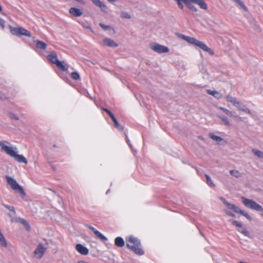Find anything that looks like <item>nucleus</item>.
Segmentation results:
<instances>
[{
	"label": "nucleus",
	"instance_id": "nucleus-1",
	"mask_svg": "<svg viewBox=\"0 0 263 263\" xmlns=\"http://www.w3.org/2000/svg\"><path fill=\"white\" fill-rule=\"evenodd\" d=\"M1 151L5 152L7 155L13 158L15 161L20 163L27 164L26 158L23 155L17 154V148L7 141H0Z\"/></svg>",
	"mask_w": 263,
	"mask_h": 263
},
{
	"label": "nucleus",
	"instance_id": "nucleus-2",
	"mask_svg": "<svg viewBox=\"0 0 263 263\" xmlns=\"http://www.w3.org/2000/svg\"><path fill=\"white\" fill-rule=\"evenodd\" d=\"M176 3L179 8L181 10L184 9V5H185L187 8L194 12L197 11V8L194 6L193 4L197 5L200 8L203 10H207L208 6L203 0H174Z\"/></svg>",
	"mask_w": 263,
	"mask_h": 263
},
{
	"label": "nucleus",
	"instance_id": "nucleus-3",
	"mask_svg": "<svg viewBox=\"0 0 263 263\" xmlns=\"http://www.w3.org/2000/svg\"><path fill=\"white\" fill-rule=\"evenodd\" d=\"M178 36L181 39L186 41L189 44L194 45L199 47L203 51L208 52L210 55H212L214 54V51L210 48L207 46L206 44L201 41L196 40L194 37H190L181 34H179Z\"/></svg>",
	"mask_w": 263,
	"mask_h": 263
},
{
	"label": "nucleus",
	"instance_id": "nucleus-4",
	"mask_svg": "<svg viewBox=\"0 0 263 263\" xmlns=\"http://www.w3.org/2000/svg\"><path fill=\"white\" fill-rule=\"evenodd\" d=\"M126 246L136 254L141 255L144 254V251L140 248V241L136 237L129 236L126 238Z\"/></svg>",
	"mask_w": 263,
	"mask_h": 263
},
{
	"label": "nucleus",
	"instance_id": "nucleus-5",
	"mask_svg": "<svg viewBox=\"0 0 263 263\" xmlns=\"http://www.w3.org/2000/svg\"><path fill=\"white\" fill-rule=\"evenodd\" d=\"M48 60L52 63L54 64L62 71H66L68 69V65L64 61H60L58 59L57 55L55 52H52L47 57Z\"/></svg>",
	"mask_w": 263,
	"mask_h": 263
},
{
	"label": "nucleus",
	"instance_id": "nucleus-6",
	"mask_svg": "<svg viewBox=\"0 0 263 263\" xmlns=\"http://www.w3.org/2000/svg\"><path fill=\"white\" fill-rule=\"evenodd\" d=\"M6 178L8 183L10 185L11 189L20 193L22 198H24L25 195V192L23 187L17 182L16 180L13 178L7 176Z\"/></svg>",
	"mask_w": 263,
	"mask_h": 263
},
{
	"label": "nucleus",
	"instance_id": "nucleus-7",
	"mask_svg": "<svg viewBox=\"0 0 263 263\" xmlns=\"http://www.w3.org/2000/svg\"><path fill=\"white\" fill-rule=\"evenodd\" d=\"M227 101L231 103L233 105L235 106L238 109H239L247 114H250V111L244 104H242L239 101H238L236 99L230 95H227L226 97Z\"/></svg>",
	"mask_w": 263,
	"mask_h": 263
},
{
	"label": "nucleus",
	"instance_id": "nucleus-8",
	"mask_svg": "<svg viewBox=\"0 0 263 263\" xmlns=\"http://www.w3.org/2000/svg\"><path fill=\"white\" fill-rule=\"evenodd\" d=\"M241 198L242 203L247 208L257 211H261L262 210L261 206L254 201L246 198L245 197H242Z\"/></svg>",
	"mask_w": 263,
	"mask_h": 263
},
{
	"label": "nucleus",
	"instance_id": "nucleus-9",
	"mask_svg": "<svg viewBox=\"0 0 263 263\" xmlns=\"http://www.w3.org/2000/svg\"><path fill=\"white\" fill-rule=\"evenodd\" d=\"M149 48L152 50L159 54L168 53L170 51V49L167 47L156 43H151L149 45Z\"/></svg>",
	"mask_w": 263,
	"mask_h": 263
},
{
	"label": "nucleus",
	"instance_id": "nucleus-10",
	"mask_svg": "<svg viewBox=\"0 0 263 263\" xmlns=\"http://www.w3.org/2000/svg\"><path fill=\"white\" fill-rule=\"evenodd\" d=\"M11 33L13 35L20 36L25 35L28 37L31 36V33L29 31L22 27H9Z\"/></svg>",
	"mask_w": 263,
	"mask_h": 263
},
{
	"label": "nucleus",
	"instance_id": "nucleus-11",
	"mask_svg": "<svg viewBox=\"0 0 263 263\" xmlns=\"http://www.w3.org/2000/svg\"><path fill=\"white\" fill-rule=\"evenodd\" d=\"M46 249L47 248L42 243H39L34 252L35 257L37 259L41 258L43 256Z\"/></svg>",
	"mask_w": 263,
	"mask_h": 263
},
{
	"label": "nucleus",
	"instance_id": "nucleus-12",
	"mask_svg": "<svg viewBox=\"0 0 263 263\" xmlns=\"http://www.w3.org/2000/svg\"><path fill=\"white\" fill-rule=\"evenodd\" d=\"M104 110L108 114L109 117L111 118L115 127L118 130L121 131L123 129V127L119 124L114 114L107 109L104 108Z\"/></svg>",
	"mask_w": 263,
	"mask_h": 263
},
{
	"label": "nucleus",
	"instance_id": "nucleus-13",
	"mask_svg": "<svg viewBox=\"0 0 263 263\" xmlns=\"http://www.w3.org/2000/svg\"><path fill=\"white\" fill-rule=\"evenodd\" d=\"M86 226L90 229L93 232L94 234H95V235L96 236V237H97L98 238H99L100 240H102V241H107V238L104 235H103L101 233H100L99 231H98L97 230H96L95 228L90 226H89V225H86Z\"/></svg>",
	"mask_w": 263,
	"mask_h": 263
},
{
	"label": "nucleus",
	"instance_id": "nucleus-14",
	"mask_svg": "<svg viewBox=\"0 0 263 263\" xmlns=\"http://www.w3.org/2000/svg\"><path fill=\"white\" fill-rule=\"evenodd\" d=\"M221 201L223 202L224 204L230 210H233L235 213H237V212L239 211V208L235 205L233 204H232L229 202H228L225 199L221 198Z\"/></svg>",
	"mask_w": 263,
	"mask_h": 263
},
{
	"label": "nucleus",
	"instance_id": "nucleus-15",
	"mask_svg": "<svg viewBox=\"0 0 263 263\" xmlns=\"http://www.w3.org/2000/svg\"><path fill=\"white\" fill-rule=\"evenodd\" d=\"M76 249L82 255H86L88 254L89 250L81 244H77L76 246Z\"/></svg>",
	"mask_w": 263,
	"mask_h": 263
},
{
	"label": "nucleus",
	"instance_id": "nucleus-16",
	"mask_svg": "<svg viewBox=\"0 0 263 263\" xmlns=\"http://www.w3.org/2000/svg\"><path fill=\"white\" fill-rule=\"evenodd\" d=\"M104 45L110 47H117L118 45L113 40L110 38H105L103 40Z\"/></svg>",
	"mask_w": 263,
	"mask_h": 263
},
{
	"label": "nucleus",
	"instance_id": "nucleus-17",
	"mask_svg": "<svg viewBox=\"0 0 263 263\" xmlns=\"http://www.w3.org/2000/svg\"><path fill=\"white\" fill-rule=\"evenodd\" d=\"M92 3L97 6L100 7L102 11L106 12L107 10V6L100 0H91Z\"/></svg>",
	"mask_w": 263,
	"mask_h": 263
},
{
	"label": "nucleus",
	"instance_id": "nucleus-18",
	"mask_svg": "<svg viewBox=\"0 0 263 263\" xmlns=\"http://www.w3.org/2000/svg\"><path fill=\"white\" fill-rule=\"evenodd\" d=\"M69 13L73 16L78 17L82 15V11L78 8L72 7L69 9Z\"/></svg>",
	"mask_w": 263,
	"mask_h": 263
},
{
	"label": "nucleus",
	"instance_id": "nucleus-19",
	"mask_svg": "<svg viewBox=\"0 0 263 263\" xmlns=\"http://www.w3.org/2000/svg\"><path fill=\"white\" fill-rule=\"evenodd\" d=\"M35 42L36 43V48L39 49L45 50L47 47V44L43 41L36 40Z\"/></svg>",
	"mask_w": 263,
	"mask_h": 263
},
{
	"label": "nucleus",
	"instance_id": "nucleus-20",
	"mask_svg": "<svg viewBox=\"0 0 263 263\" xmlns=\"http://www.w3.org/2000/svg\"><path fill=\"white\" fill-rule=\"evenodd\" d=\"M115 245L119 247H122L125 245L124 239L121 237H117L115 240Z\"/></svg>",
	"mask_w": 263,
	"mask_h": 263
},
{
	"label": "nucleus",
	"instance_id": "nucleus-21",
	"mask_svg": "<svg viewBox=\"0 0 263 263\" xmlns=\"http://www.w3.org/2000/svg\"><path fill=\"white\" fill-rule=\"evenodd\" d=\"M226 115L232 118L234 120L238 121L241 120V117L237 115L234 111L229 110Z\"/></svg>",
	"mask_w": 263,
	"mask_h": 263
},
{
	"label": "nucleus",
	"instance_id": "nucleus-22",
	"mask_svg": "<svg viewBox=\"0 0 263 263\" xmlns=\"http://www.w3.org/2000/svg\"><path fill=\"white\" fill-rule=\"evenodd\" d=\"M207 92L211 95H212L214 97L220 99L222 98V95L221 93H220L219 91H216V90H212L210 89L207 90Z\"/></svg>",
	"mask_w": 263,
	"mask_h": 263
},
{
	"label": "nucleus",
	"instance_id": "nucleus-23",
	"mask_svg": "<svg viewBox=\"0 0 263 263\" xmlns=\"http://www.w3.org/2000/svg\"><path fill=\"white\" fill-rule=\"evenodd\" d=\"M218 116L221 120V121L223 122L225 125L227 126L230 125V123L228 119L226 116L222 115H219Z\"/></svg>",
	"mask_w": 263,
	"mask_h": 263
},
{
	"label": "nucleus",
	"instance_id": "nucleus-24",
	"mask_svg": "<svg viewBox=\"0 0 263 263\" xmlns=\"http://www.w3.org/2000/svg\"><path fill=\"white\" fill-rule=\"evenodd\" d=\"M209 136L212 139L216 141L218 143H220L221 141H222V138H221L220 137L214 135L213 134H210Z\"/></svg>",
	"mask_w": 263,
	"mask_h": 263
},
{
	"label": "nucleus",
	"instance_id": "nucleus-25",
	"mask_svg": "<svg viewBox=\"0 0 263 263\" xmlns=\"http://www.w3.org/2000/svg\"><path fill=\"white\" fill-rule=\"evenodd\" d=\"M237 213L241 214L250 221L252 220L251 217L247 212L242 211L240 209H239V211L237 212Z\"/></svg>",
	"mask_w": 263,
	"mask_h": 263
},
{
	"label": "nucleus",
	"instance_id": "nucleus-26",
	"mask_svg": "<svg viewBox=\"0 0 263 263\" xmlns=\"http://www.w3.org/2000/svg\"><path fill=\"white\" fill-rule=\"evenodd\" d=\"M230 173L232 176L236 178H239L241 176V173L237 170H231Z\"/></svg>",
	"mask_w": 263,
	"mask_h": 263
},
{
	"label": "nucleus",
	"instance_id": "nucleus-27",
	"mask_svg": "<svg viewBox=\"0 0 263 263\" xmlns=\"http://www.w3.org/2000/svg\"><path fill=\"white\" fill-rule=\"evenodd\" d=\"M205 178L206 179V183H207V184L209 186H210L211 187H214L215 186V184H214V182H213V181L212 180V179L210 178V177L209 175H205Z\"/></svg>",
	"mask_w": 263,
	"mask_h": 263
},
{
	"label": "nucleus",
	"instance_id": "nucleus-28",
	"mask_svg": "<svg viewBox=\"0 0 263 263\" xmlns=\"http://www.w3.org/2000/svg\"><path fill=\"white\" fill-rule=\"evenodd\" d=\"M121 17L123 18L130 19L131 15L127 12L122 11L121 12Z\"/></svg>",
	"mask_w": 263,
	"mask_h": 263
},
{
	"label": "nucleus",
	"instance_id": "nucleus-29",
	"mask_svg": "<svg viewBox=\"0 0 263 263\" xmlns=\"http://www.w3.org/2000/svg\"><path fill=\"white\" fill-rule=\"evenodd\" d=\"M252 152L253 154L258 158L263 157V154L261 151L257 149H253Z\"/></svg>",
	"mask_w": 263,
	"mask_h": 263
},
{
	"label": "nucleus",
	"instance_id": "nucleus-30",
	"mask_svg": "<svg viewBox=\"0 0 263 263\" xmlns=\"http://www.w3.org/2000/svg\"><path fill=\"white\" fill-rule=\"evenodd\" d=\"M71 78L75 80H79L80 78V74L78 72H72L71 73Z\"/></svg>",
	"mask_w": 263,
	"mask_h": 263
},
{
	"label": "nucleus",
	"instance_id": "nucleus-31",
	"mask_svg": "<svg viewBox=\"0 0 263 263\" xmlns=\"http://www.w3.org/2000/svg\"><path fill=\"white\" fill-rule=\"evenodd\" d=\"M230 221L231 222V223L233 225L235 226L236 227H239V228L242 227L241 223L236 220H230Z\"/></svg>",
	"mask_w": 263,
	"mask_h": 263
},
{
	"label": "nucleus",
	"instance_id": "nucleus-32",
	"mask_svg": "<svg viewBox=\"0 0 263 263\" xmlns=\"http://www.w3.org/2000/svg\"><path fill=\"white\" fill-rule=\"evenodd\" d=\"M81 24V25L85 28L86 29H88L89 30H90L92 32V28H91V27L87 25V24H85L84 23H80Z\"/></svg>",
	"mask_w": 263,
	"mask_h": 263
},
{
	"label": "nucleus",
	"instance_id": "nucleus-33",
	"mask_svg": "<svg viewBox=\"0 0 263 263\" xmlns=\"http://www.w3.org/2000/svg\"><path fill=\"white\" fill-rule=\"evenodd\" d=\"M238 231L245 236H248L249 234V232L245 229H242L241 230H239Z\"/></svg>",
	"mask_w": 263,
	"mask_h": 263
},
{
	"label": "nucleus",
	"instance_id": "nucleus-34",
	"mask_svg": "<svg viewBox=\"0 0 263 263\" xmlns=\"http://www.w3.org/2000/svg\"><path fill=\"white\" fill-rule=\"evenodd\" d=\"M100 26L101 27V28H102L104 30H109L111 28L109 26L106 25L102 23H100Z\"/></svg>",
	"mask_w": 263,
	"mask_h": 263
},
{
	"label": "nucleus",
	"instance_id": "nucleus-35",
	"mask_svg": "<svg viewBox=\"0 0 263 263\" xmlns=\"http://www.w3.org/2000/svg\"><path fill=\"white\" fill-rule=\"evenodd\" d=\"M4 206L7 208V209L9 210L10 211H12L13 213H15L14 208L13 206H11L10 205L4 204Z\"/></svg>",
	"mask_w": 263,
	"mask_h": 263
},
{
	"label": "nucleus",
	"instance_id": "nucleus-36",
	"mask_svg": "<svg viewBox=\"0 0 263 263\" xmlns=\"http://www.w3.org/2000/svg\"><path fill=\"white\" fill-rule=\"evenodd\" d=\"M5 21L3 19L0 18V25L3 29L5 28Z\"/></svg>",
	"mask_w": 263,
	"mask_h": 263
},
{
	"label": "nucleus",
	"instance_id": "nucleus-37",
	"mask_svg": "<svg viewBox=\"0 0 263 263\" xmlns=\"http://www.w3.org/2000/svg\"><path fill=\"white\" fill-rule=\"evenodd\" d=\"M225 213L229 216H231V217H235V214H234L232 212L229 211H228V210H225Z\"/></svg>",
	"mask_w": 263,
	"mask_h": 263
},
{
	"label": "nucleus",
	"instance_id": "nucleus-38",
	"mask_svg": "<svg viewBox=\"0 0 263 263\" xmlns=\"http://www.w3.org/2000/svg\"><path fill=\"white\" fill-rule=\"evenodd\" d=\"M219 108L220 110H222L226 114H227L228 111L229 110V109L222 107H219Z\"/></svg>",
	"mask_w": 263,
	"mask_h": 263
},
{
	"label": "nucleus",
	"instance_id": "nucleus-39",
	"mask_svg": "<svg viewBox=\"0 0 263 263\" xmlns=\"http://www.w3.org/2000/svg\"><path fill=\"white\" fill-rule=\"evenodd\" d=\"M21 223H23V224L24 225H25V226H28V224L27 221H26V220H24V219H22L21 220Z\"/></svg>",
	"mask_w": 263,
	"mask_h": 263
},
{
	"label": "nucleus",
	"instance_id": "nucleus-40",
	"mask_svg": "<svg viewBox=\"0 0 263 263\" xmlns=\"http://www.w3.org/2000/svg\"><path fill=\"white\" fill-rule=\"evenodd\" d=\"M2 10H3L2 7V6L0 5V12L2 11Z\"/></svg>",
	"mask_w": 263,
	"mask_h": 263
},
{
	"label": "nucleus",
	"instance_id": "nucleus-41",
	"mask_svg": "<svg viewBox=\"0 0 263 263\" xmlns=\"http://www.w3.org/2000/svg\"><path fill=\"white\" fill-rule=\"evenodd\" d=\"M3 96L2 93L0 91V98H2Z\"/></svg>",
	"mask_w": 263,
	"mask_h": 263
}]
</instances>
